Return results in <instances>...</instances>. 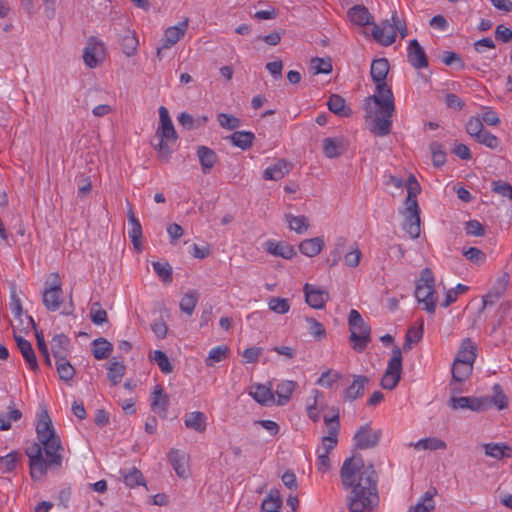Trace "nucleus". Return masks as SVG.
I'll list each match as a JSON object with an SVG mask.
<instances>
[{"label": "nucleus", "mask_w": 512, "mask_h": 512, "mask_svg": "<svg viewBox=\"0 0 512 512\" xmlns=\"http://www.w3.org/2000/svg\"><path fill=\"white\" fill-rule=\"evenodd\" d=\"M229 353V348L226 345H218L213 347L209 353L207 358L205 359V364L208 367L214 366L216 363L223 361Z\"/></svg>", "instance_id": "nucleus-51"}, {"label": "nucleus", "mask_w": 512, "mask_h": 512, "mask_svg": "<svg viewBox=\"0 0 512 512\" xmlns=\"http://www.w3.org/2000/svg\"><path fill=\"white\" fill-rule=\"evenodd\" d=\"M436 494L437 491L435 488L427 490L423 495L419 497L415 504L408 508L407 512H433L436 507L434 500Z\"/></svg>", "instance_id": "nucleus-23"}, {"label": "nucleus", "mask_w": 512, "mask_h": 512, "mask_svg": "<svg viewBox=\"0 0 512 512\" xmlns=\"http://www.w3.org/2000/svg\"><path fill=\"white\" fill-rule=\"evenodd\" d=\"M197 156L204 174L209 173L217 162L216 152L204 145L197 148Z\"/></svg>", "instance_id": "nucleus-30"}, {"label": "nucleus", "mask_w": 512, "mask_h": 512, "mask_svg": "<svg viewBox=\"0 0 512 512\" xmlns=\"http://www.w3.org/2000/svg\"><path fill=\"white\" fill-rule=\"evenodd\" d=\"M490 401L497 407L498 410H504L508 406L507 397L502 391L500 385L495 384L493 386V395Z\"/></svg>", "instance_id": "nucleus-60"}, {"label": "nucleus", "mask_w": 512, "mask_h": 512, "mask_svg": "<svg viewBox=\"0 0 512 512\" xmlns=\"http://www.w3.org/2000/svg\"><path fill=\"white\" fill-rule=\"evenodd\" d=\"M325 245L323 237L305 239L299 244V251L307 257L317 256Z\"/></svg>", "instance_id": "nucleus-31"}, {"label": "nucleus", "mask_w": 512, "mask_h": 512, "mask_svg": "<svg viewBox=\"0 0 512 512\" xmlns=\"http://www.w3.org/2000/svg\"><path fill=\"white\" fill-rule=\"evenodd\" d=\"M281 506L282 499L278 490H271L261 504L264 512H278Z\"/></svg>", "instance_id": "nucleus-49"}, {"label": "nucleus", "mask_w": 512, "mask_h": 512, "mask_svg": "<svg viewBox=\"0 0 512 512\" xmlns=\"http://www.w3.org/2000/svg\"><path fill=\"white\" fill-rule=\"evenodd\" d=\"M285 220L288 224V228L299 235L305 234L310 226L308 218L304 215L296 216L288 213L285 215Z\"/></svg>", "instance_id": "nucleus-38"}, {"label": "nucleus", "mask_w": 512, "mask_h": 512, "mask_svg": "<svg viewBox=\"0 0 512 512\" xmlns=\"http://www.w3.org/2000/svg\"><path fill=\"white\" fill-rule=\"evenodd\" d=\"M297 388V383L292 380H284L277 385L276 394L278 397L277 404L285 405L290 400L293 392Z\"/></svg>", "instance_id": "nucleus-39"}, {"label": "nucleus", "mask_w": 512, "mask_h": 512, "mask_svg": "<svg viewBox=\"0 0 512 512\" xmlns=\"http://www.w3.org/2000/svg\"><path fill=\"white\" fill-rule=\"evenodd\" d=\"M380 437V430H372L368 425H364L354 436L355 446L358 449L372 448L378 444Z\"/></svg>", "instance_id": "nucleus-16"}, {"label": "nucleus", "mask_w": 512, "mask_h": 512, "mask_svg": "<svg viewBox=\"0 0 512 512\" xmlns=\"http://www.w3.org/2000/svg\"><path fill=\"white\" fill-rule=\"evenodd\" d=\"M402 373V352L400 348L395 347L392 350V356L388 361L385 373L381 379V386L384 389H394L401 379Z\"/></svg>", "instance_id": "nucleus-9"}, {"label": "nucleus", "mask_w": 512, "mask_h": 512, "mask_svg": "<svg viewBox=\"0 0 512 512\" xmlns=\"http://www.w3.org/2000/svg\"><path fill=\"white\" fill-rule=\"evenodd\" d=\"M388 72V60L380 58L372 62L370 74L375 83V92L367 97L363 104L368 130L380 137L390 133L395 111L393 93L385 82Z\"/></svg>", "instance_id": "nucleus-1"}, {"label": "nucleus", "mask_w": 512, "mask_h": 512, "mask_svg": "<svg viewBox=\"0 0 512 512\" xmlns=\"http://www.w3.org/2000/svg\"><path fill=\"white\" fill-rule=\"evenodd\" d=\"M10 309L15 319H17L24 330H30L35 327L33 318L23 312L20 298L17 296L16 291L11 293Z\"/></svg>", "instance_id": "nucleus-17"}, {"label": "nucleus", "mask_w": 512, "mask_h": 512, "mask_svg": "<svg viewBox=\"0 0 512 512\" xmlns=\"http://www.w3.org/2000/svg\"><path fill=\"white\" fill-rule=\"evenodd\" d=\"M15 340L17 343V347L20 350L29 368L32 370H36L38 368V362L31 343L26 339L22 338L21 336H15Z\"/></svg>", "instance_id": "nucleus-33"}, {"label": "nucleus", "mask_w": 512, "mask_h": 512, "mask_svg": "<svg viewBox=\"0 0 512 512\" xmlns=\"http://www.w3.org/2000/svg\"><path fill=\"white\" fill-rule=\"evenodd\" d=\"M324 419L329 429V435L322 437L320 445L316 448V452L329 454L335 449L338 443L339 422L338 416L332 418L325 417Z\"/></svg>", "instance_id": "nucleus-13"}, {"label": "nucleus", "mask_w": 512, "mask_h": 512, "mask_svg": "<svg viewBox=\"0 0 512 512\" xmlns=\"http://www.w3.org/2000/svg\"><path fill=\"white\" fill-rule=\"evenodd\" d=\"M169 460L176 474L180 478H187L189 476V455L183 451L172 449L169 452Z\"/></svg>", "instance_id": "nucleus-18"}, {"label": "nucleus", "mask_w": 512, "mask_h": 512, "mask_svg": "<svg viewBox=\"0 0 512 512\" xmlns=\"http://www.w3.org/2000/svg\"><path fill=\"white\" fill-rule=\"evenodd\" d=\"M156 137L158 144L155 146V149L162 160L168 161L172 154V145L176 143L178 135L169 111L164 106L159 107V125L156 130Z\"/></svg>", "instance_id": "nucleus-5"}, {"label": "nucleus", "mask_w": 512, "mask_h": 512, "mask_svg": "<svg viewBox=\"0 0 512 512\" xmlns=\"http://www.w3.org/2000/svg\"><path fill=\"white\" fill-rule=\"evenodd\" d=\"M423 335V327L422 324L419 327H411L408 329L406 336H405V342L403 344L404 350L411 349V346L415 343H417Z\"/></svg>", "instance_id": "nucleus-59"}, {"label": "nucleus", "mask_w": 512, "mask_h": 512, "mask_svg": "<svg viewBox=\"0 0 512 512\" xmlns=\"http://www.w3.org/2000/svg\"><path fill=\"white\" fill-rule=\"evenodd\" d=\"M22 413L15 406H9L6 412L0 413V431H6L11 428L12 422L20 420Z\"/></svg>", "instance_id": "nucleus-45"}, {"label": "nucleus", "mask_w": 512, "mask_h": 512, "mask_svg": "<svg viewBox=\"0 0 512 512\" xmlns=\"http://www.w3.org/2000/svg\"><path fill=\"white\" fill-rule=\"evenodd\" d=\"M367 382L368 378L366 376H354L353 382L344 391L345 398L351 401L359 398L363 394Z\"/></svg>", "instance_id": "nucleus-36"}, {"label": "nucleus", "mask_w": 512, "mask_h": 512, "mask_svg": "<svg viewBox=\"0 0 512 512\" xmlns=\"http://www.w3.org/2000/svg\"><path fill=\"white\" fill-rule=\"evenodd\" d=\"M150 360L155 362L164 374H169L173 371V366L169 358L161 350H155L150 354Z\"/></svg>", "instance_id": "nucleus-53"}, {"label": "nucleus", "mask_w": 512, "mask_h": 512, "mask_svg": "<svg viewBox=\"0 0 512 512\" xmlns=\"http://www.w3.org/2000/svg\"><path fill=\"white\" fill-rule=\"evenodd\" d=\"M268 307L276 314H286L290 310V303L287 299L281 297H272L268 300Z\"/></svg>", "instance_id": "nucleus-57"}, {"label": "nucleus", "mask_w": 512, "mask_h": 512, "mask_svg": "<svg viewBox=\"0 0 512 512\" xmlns=\"http://www.w3.org/2000/svg\"><path fill=\"white\" fill-rule=\"evenodd\" d=\"M323 393L318 389H312L311 390V399L308 400L306 405V411L308 414V417L314 421H319L321 417V412L324 409V403H323Z\"/></svg>", "instance_id": "nucleus-24"}, {"label": "nucleus", "mask_w": 512, "mask_h": 512, "mask_svg": "<svg viewBox=\"0 0 512 512\" xmlns=\"http://www.w3.org/2000/svg\"><path fill=\"white\" fill-rule=\"evenodd\" d=\"M341 479L346 488L353 487L350 512H371L378 506L375 471L365 467L362 459H346L341 468Z\"/></svg>", "instance_id": "nucleus-3"}, {"label": "nucleus", "mask_w": 512, "mask_h": 512, "mask_svg": "<svg viewBox=\"0 0 512 512\" xmlns=\"http://www.w3.org/2000/svg\"><path fill=\"white\" fill-rule=\"evenodd\" d=\"M348 324L352 347L357 352H362L370 342V326L355 309H351L349 312Z\"/></svg>", "instance_id": "nucleus-8"}, {"label": "nucleus", "mask_w": 512, "mask_h": 512, "mask_svg": "<svg viewBox=\"0 0 512 512\" xmlns=\"http://www.w3.org/2000/svg\"><path fill=\"white\" fill-rule=\"evenodd\" d=\"M477 142H479L480 144H483L485 145L486 147L488 148H491V149H495L498 147L499 145V140L498 138L491 134L490 132L488 131H482L478 136L477 138H475Z\"/></svg>", "instance_id": "nucleus-64"}, {"label": "nucleus", "mask_w": 512, "mask_h": 512, "mask_svg": "<svg viewBox=\"0 0 512 512\" xmlns=\"http://www.w3.org/2000/svg\"><path fill=\"white\" fill-rule=\"evenodd\" d=\"M56 369L60 379L63 381H70L75 375L74 367L63 357H59L57 360Z\"/></svg>", "instance_id": "nucleus-55"}, {"label": "nucleus", "mask_w": 512, "mask_h": 512, "mask_svg": "<svg viewBox=\"0 0 512 512\" xmlns=\"http://www.w3.org/2000/svg\"><path fill=\"white\" fill-rule=\"evenodd\" d=\"M303 291L305 294V301L310 307L314 309L324 308L329 298V294L326 289L306 283L303 287Z\"/></svg>", "instance_id": "nucleus-15"}, {"label": "nucleus", "mask_w": 512, "mask_h": 512, "mask_svg": "<svg viewBox=\"0 0 512 512\" xmlns=\"http://www.w3.org/2000/svg\"><path fill=\"white\" fill-rule=\"evenodd\" d=\"M37 442L27 448L30 475L34 480L42 479L52 466L62 465L64 447L45 409L37 414Z\"/></svg>", "instance_id": "nucleus-2"}, {"label": "nucleus", "mask_w": 512, "mask_h": 512, "mask_svg": "<svg viewBox=\"0 0 512 512\" xmlns=\"http://www.w3.org/2000/svg\"><path fill=\"white\" fill-rule=\"evenodd\" d=\"M397 32L404 38L407 35V28L397 13L393 12L390 20H386L380 25H374L372 36L379 44L389 46L394 43Z\"/></svg>", "instance_id": "nucleus-7"}, {"label": "nucleus", "mask_w": 512, "mask_h": 512, "mask_svg": "<svg viewBox=\"0 0 512 512\" xmlns=\"http://www.w3.org/2000/svg\"><path fill=\"white\" fill-rule=\"evenodd\" d=\"M230 141L236 147L241 148L242 150H246L251 147L254 134L249 131H236L230 137Z\"/></svg>", "instance_id": "nucleus-47"}, {"label": "nucleus", "mask_w": 512, "mask_h": 512, "mask_svg": "<svg viewBox=\"0 0 512 512\" xmlns=\"http://www.w3.org/2000/svg\"><path fill=\"white\" fill-rule=\"evenodd\" d=\"M489 399L486 397L475 398L468 396L452 397L449 406L453 410L470 409L472 411H483L488 408Z\"/></svg>", "instance_id": "nucleus-14"}, {"label": "nucleus", "mask_w": 512, "mask_h": 512, "mask_svg": "<svg viewBox=\"0 0 512 512\" xmlns=\"http://www.w3.org/2000/svg\"><path fill=\"white\" fill-rule=\"evenodd\" d=\"M485 454L494 459L500 460L504 457H510L512 448L503 442L500 443H487L484 445Z\"/></svg>", "instance_id": "nucleus-41"}, {"label": "nucleus", "mask_w": 512, "mask_h": 512, "mask_svg": "<svg viewBox=\"0 0 512 512\" xmlns=\"http://www.w3.org/2000/svg\"><path fill=\"white\" fill-rule=\"evenodd\" d=\"M120 475L123 482L130 488L145 485L142 473L135 467L120 470Z\"/></svg>", "instance_id": "nucleus-42"}, {"label": "nucleus", "mask_w": 512, "mask_h": 512, "mask_svg": "<svg viewBox=\"0 0 512 512\" xmlns=\"http://www.w3.org/2000/svg\"><path fill=\"white\" fill-rule=\"evenodd\" d=\"M343 374L332 368H327L321 372L315 384L324 389L335 390L338 388L339 382L342 380Z\"/></svg>", "instance_id": "nucleus-22"}, {"label": "nucleus", "mask_w": 512, "mask_h": 512, "mask_svg": "<svg viewBox=\"0 0 512 512\" xmlns=\"http://www.w3.org/2000/svg\"><path fill=\"white\" fill-rule=\"evenodd\" d=\"M184 424L189 429L203 433L207 427V416L200 411L189 412L184 417Z\"/></svg>", "instance_id": "nucleus-32"}, {"label": "nucleus", "mask_w": 512, "mask_h": 512, "mask_svg": "<svg viewBox=\"0 0 512 512\" xmlns=\"http://www.w3.org/2000/svg\"><path fill=\"white\" fill-rule=\"evenodd\" d=\"M154 272L163 280V281H171L172 276V267L167 262H153L152 263Z\"/></svg>", "instance_id": "nucleus-63"}, {"label": "nucleus", "mask_w": 512, "mask_h": 512, "mask_svg": "<svg viewBox=\"0 0 512 512\" xmlns=\"http://www.w3.org/2000/svg\"><path fill=\"white\" fill-rule=\"evenodd\" d=\"M264 248L269 254L286 260H290L296 255L294 247L285 241L267 240Z\"/></svg>", "instance_id": "nucleus-19"}, {"label": "nucleus", "mask_w": 512, "mask_h": 512, "mask_svg": "<svg viewBox=\"0 0 512 512\" xmlns=\"http://www.w3.org/2000/svg\"><path fill=\"white\" fill-rule=\"evenodd\" d=\"M473 365L454 360L452 365V377L457 382L465 381L472 373Z\"/></svg>", "instance_id": "nucleus-50"}, {"label": "nucleus", "mask_w": 512, "mask_h": 512, "mask_svg": "<svg viewBox=\"0 0 512 512\" xmlns=\"http://www.w3.org/2000/svg\"><path fill=\"white\" fill-rule=\"evenodd\" d=\"M107 54L106 45L103 41L91 37L83 50V61L88 68L94 69L101 65Z\"/></svg>", "instance_id": "nucleus-10"}, {"label": "nucleus", "mask_w": 512, "mask_h": 512, "mask_svg": "<svg viewBox=\"0 0 512 512\" xmlns=\"http://www.w3.org/2000/svg\"><path fill=\"white\" fill-rule=\"evenodd\" d=\"M348 18L350 22L359 27L373 24V17L368 9L363 5H356L349 9Z\"/></svg>", "instance_id": "nucleus-28"}, {"label": "nucleus", "mask_w": 512, "mask_h": 512, "mask_svg": "<svg viewBox=\"0 0 512 512\" xmlns=\"http://www.w3.org/2000/svg\"><path fill=\"white\" fill-rule=\"evenodd\" d=\"M198 303V293L196 291L187 292L181 299L180 309L182 312L192 315Z\"/></svg>", "instance_id": "nucleus-56"}, {"label": "nucleus", "mask_w": 512, "mask_h": 512, "mask_svg": "<svg viewBox=\"0 0 512 512\" xmlns=\"http://www.w3.org/2000/svg\"><path fill=\"white\" fill-rule=\"evenodd\" d=\"M90 318L95 325H102L107 321V313L98 302L92 304Z\"/></svg>", "instance_id": "nucleus-62"}, {"label": "nucleus", "mask_w": 512, "mask_h": 512, "mask_svg": "<svg viewBox=\"0 0 512 512\" xmlns=\"http://www.w3.org/2000/svg\"><path fill=\"white\" fill-rule=\"evenodd\" d=\"M410 447H413L415 450H429V451H436V450H444L447 448V444L445 441L438 437H426L419 439L416 442H411L409 444Z\"/></svg>", "instance_id": "nucleus-35"}, {"label": "nucleus", "mask_w": 512, "mask_h": 512, "mask_svg": "<svg viewBox=\"0 0 512 512\" xmlns=\"http://www.w3.org/2000/svg\"><path fill=\"white\" fill-rule=\"evenodd\" d=\"M405 187L407 196L405 199V208L400 212L404 217L403 230L412 238L420 236V209L417 196L421 191L420 184L416 178L411 175L408 177Z\"/></svg>", "instance_id": "nucleus-4"}, {"label": "nucleus", "mask_w": 512, "mask_h": 512, "mask_svg": "<svg viewBox=\"0 0 512 512\" xmlns=\"http://www.w3.org/2000/svg\"><path fill=\"white\" fill-rule=\"evenodd\" d=\"M128 236L138 251L142 249V226L132 210L128 214Z\"/></svg>", "instance_id": "nucleus-29"}, {"label": "nucleus", "mask_w": 512, "mask_h": 512, "mask_svg": "<svg viewBox=\"0 0 512 512\" xmlns=\"http://www.w3.org/2000/svg\"><path fill=\"white\" fill-rule=\"evenodd\" d=\"M50 286L43 292V303L50 311H56L61 305L62 287L59 275L57 273L50 275Z\"/></svg>", "instance_id": "nucleus-11"}, {"label": "nucleus", "mask_w": 512, "mask_h": 512, "mask_svg": "<svg viewBox=\"0 0 512 512\" xmlns=\"http://www.w3.org/2000/svg\"><path fill=\"white\" fill-rule=\"evenodd\" d=\"M169 397L160 385H156L151 394V409L154 413L165 418L168 413Z\"/></svg>", "instance_id": "nucleus-20"}, {"label": "nucleus", "mask_w": 512, "mask_h": 512, "mask_svg": "<svg viewBox=\"0 0 512 512\" xmlns=\"http://www.w3.org/2000/svg\"><path fill=\"white\" fill-rule=\"evenodd\" d=\"M249 395L261 405H272L275 402L272 390L263 384H253L249 387Z\"/></svg>", "instance_id": "nucleus-26"}, {"label": "nucleus", "mask_w": 512, "mask_h": 512, "mask_svg": "<svg viewBox=\"0 0 512 512\" xmlns=\"http://www.w3.org/2000/svg\"><path fill=\"white\" fill-rule=\"evenodd\" d=\"M177 119H178L179 124L182 125L187 130L198 129V128L204 126L208 121L207 116L202 115V116L194 117L186 112L180 113L178 115Z\"/></svg>", "instance_id": "nucleus-43"}, {"label": "nucleus", "mask_w": 512, "mask_h": 512, "mask_svg": "<svg viewBox=\"0 0 512 512\" xmlns=\"http://www.w3.org/2000/svg\"><path fill=\"white\" fill-rule=\"evenodd\" d=\"M138 39L135 32L127 30L121 38V47L123 53L131 57L137 51Z\"/></svg>", "instance_id": "nucleus-48"}, {"label": "nucleus", "mask_w": 512, "mask_h": 512, "mask_svg": "<svg viewBox=\"0 0 512 512\" xmlns=\"http://www.w3.org/2000/svg\"><path fill=\"white\" fill-rule=\"evenodd\" d=\"M69 344V339L65 335H56L51 341V349L56 358L63 357Z\"/></svg>", "instance_id": "nucleus-58"}, {"label": "nucleus", "mask_w": 512, "mask_h": 512, "mask_svg": "<svg viewBox=\"0 0 512 512\" xmlns=\"http://www.w3.org/2000/svg\"><path fill=\"white\" fill-rule=\"evenodd\" d=\"M463 255L465 256V258L468 261H470L474 264H477V265H481V264L485 263V261H486L485 253L476 247H470L468 249H464Z\"/></svg>", "instance_id": "nucleus-61"}, {"label": "nucleus", "mask_w": 512, "mask_h": 512, "mask_svg": "<svg viewBox=\"0 0 512 512\" xmlns=\"http://www.w3.org/2000/svg\"><path fill=\"white\" fill-rule=\"evenodd\" d=\"M189 20L185 18L183 21L179 22L174 26L168 27L164 31V35L162 38L161 46L157 49V56L161 58L162 52L166 49H170L174 46L181 38L184 37L187 28H188Z\"/></svg>", "instance_id": "nucleus-12"}, {"label": "nucleus", "mask_w": 512, "mask_h": 512, "mask_svg": "<svg viewBox=\"0 0 512 512\" xmlns=\"http://www.w3.org/2000/svg\"><path fill=\"white\" fill-rule=\"evenodd\" d=\"M92 353L95 359H106L113 351V345L105 338H97L92 341Z\"/></svg>", "instance_id": "nucleus-40"}, {"label": "nucleus", "mask_w": 512, "mask_h": 512, "mask_svg": "<svg viewBox=\"0 0 512 512\" xmlns=\"http://www.w3.org/2000/svg\"><path fill=\"white\" fill-rule=\"evenodd\" d=\"M289 172V165L286 160H278L274 164L268 166L263 172L265 180L278 181L285 177Z\"/></svg>", "instance_id": "nucleus-34"}, {"label": "nucleus", "mask_w": 512, "mask_h": 512, "mask_svg": "<svg viewBox=\"0 0 512 512\" xmlns=\"http://www.w3.org/2000/svg\"><path fill=\"white\" fill-rule=\"evenodd\" d=\"M310 71L312 74H329L332 71V62L329 57L312 58L310 61Z\"/></svg>", "instance_id": "nucleus-52"}, {"label": "nucleus", "mask_w": 512, "mask_h": 512, "mask_svg": "<svg viewBox=\"0 0 512 512\" xmlns=\"http://www.w3.org/2000/svg\"><path fill=\"white\" fill-rule=\"evenodd\" d=\"M407 57L415 68H425L428 65L425 52L416 39L410 41L407 47Z\"/></svg>", "instance_id": "nucleus-25"}, {"label": "nucleus", "mask_w": 512, "mask_h": 512, "mask_svg": "<svg viewBox=\"0 0 512 512\" xmlns=\"http://www.w3.org/2000/svg\"><path fill=\"white\" fill-rule=\"evenodd\" d=\"M415 298L423 310L428 313L435 312L437 303L435 278L432 271L428 268L421 271L420 277L416 282Z\"/></svg>", "instance_id": "nucleus-6"}, {"label": "nucleus", "mask_w": 512, "mask_h": 512, "mask_svg": "<svg viewBox=\"0 0 512 512\" xmlns=\"http://www.w3.org/2000/svg\"><path fill=\"white\" fill-rule=\"evenodd\" d=\"M327 106L331 112L341 117L350 115V109L346 106L345 100L340 95H331L328 99Z\"/></svg>", "instance_id": "nucleus-44"}, {"label": "nucleus", "mask_w": 512, "mask_h": 512, "mask_svg": "<svg viewBox=\"0 0 512 512\" xmlns=\"http://www.w3.org/2000/svg\"><path fill=\"white\" fill-rule=\"evenodd\" d=\"M322 146L325 156L329 159H333L344 153L347 143L342 136L327 137L323 140Z\"/></svg>", "instance_id": "nucleus-21"}, {"label": "nucleus", "mask_w": 512, "mask_h": 512, "mask_svg": "<svg viewBox=\"0 0 512 512\" xmlns=\"http://www.w3.org/2000/svg\"><path fill=\"white\" fill-rule=\"evenodd\" d=\"M455 360L473 365L476 360V346L470 339H464Z\"/></svg>", "instance_id": "nucleus-37"}, {"label": "nucleus", "mask_w": 512, "mask_h": 512, "mask_svg": "<svg viewBox=\"0 0 512 512\" xmlns=\"http://www.w3.org/2000/svg\"><path fill=\"white\" fill-rule=\"evenodd\" d=\"M126 367L121 361H111L107 366V377L113 385H117L122 381Z\"/></svg>", "instance_id": "nucleus-46"}, {"label": "nucleus", "mask_w": 512, "mask_h": 512, "mask_svg": "<svg viewBox=\"0 0 512 512\" xmlns=\"http://www.w3.org/2000/svg\"><path fill=\"white\" fill-rule=\"evenodd\" d=\"M508 283L509 275L507 273H503L501 276H499L490 291L485 296H483V308L492 304L494 300L498 299L506 290Z\"/></svg>", "instance_id": "nucleus-27"}, {"label": "nucleus", "mask_w": 512, "mask_h": 512, "mask_svg": "<svg viewBox=\"0 0 512 512\" xmlns=\"http://www.w3.org/2000/svg\"><path fill=\"white\" fill-rule=\"evenodd\" d=\"M305 322L307 323L309 334L315 340H321L326 337V329L317 319L313 317H305Z\"/></svg>", "instance_id": "nucleus-54"}]
</instances>
